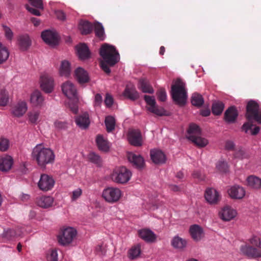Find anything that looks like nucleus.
Listing matches in <instances>:
<instances>
[{
	"instance_id": "6e6552de",
	"label": "nucleus",
	"mask_w": 261,
	"mask_h": 261,
	"mask_svg": "<svg viewBox=\"0 0 261 261\" xmlns=\"http://www.w3.org/2000/svg\"><path fill=\"white\" fill-rule=\"evenodd\" d=\"M132 173L125 167L122 166L116 168L112 173V180L117 184H124L130 179Z\"/></svg>"
},
{
	"instance_id": "dca6fc26",
	"label": "nucleus",
	"mask_w": 261,
	"mask_h": 261,
	"mask_svg": "<svg viewBox=\"0 0 261 261\" xmlns=\"http://www.w3.org/2000/svg\"><path fill=\"white\" fill-rule=\"evenodd\" d=\"M204 196L206 200L210 204H217L220 199L219 193L213 188L207 189Z\"/></svg>"
},
{
	"instance_id": "9d476101",
	"label": "nucleus",
	"mask_w": 261,
	"mask_h": 261,
	"mask_svg": "<svg viewBox=\"0 0 261 261\" xmlns=\"http://www.w3.org/2000/svg\"><path fill=\"white\" fill-rule=\"evenodd\" d=\"M102 196L106 201L113 203L119 200L122 196V192L119 188L108 187L103 191Z\"/></svg>"
},
{
	"instance_id": "09e8293b",
	"label": "nucleus",
	"mask_w": 261,
	"mask_h": 261,
	"mask_svg": "<svg viewBox=\"0 0 261 261\" xmlns=\"http://www.w3.org/2000/svg\"><path fill=\"white\" fill-rule=\"evenodd\" d=\"M20 234L19 233H17L14 230L12 229H9L6 231H4L3 234V237L4 238L6 239L7 240H10L13 239L14 238L19 236Z\"/></svg>"
},
{
	"instance_id": "b1692460",
	"label": "nucleus",
	"mask_w": 261,
	"mask_h": 261,
	"mask_svg": "<svg viewBox=\"0 0 261 261\" xmlns=\"http://www.w3.org/2000/svg\"><path fill=\"white\" fill-rule=\"evenodd\" d=\"M74 75L77 82L81 84L87 83L89 80L87 72L81 67H79L75 70Z\"/></svg>"
},
{
	"instance_id": "338daca9",
	"label": "nucleus",
	"mask_w": 261,
	"mask_h": 261,
	"mask_svg": "<svg viewBox=\"0 0 261 261\" xmlns=\"http://www.w3.org/2000/svg\"><path fill=\"white\" fill-rule=\"evenodd\" d=\"M102 101V96L100 94H96L95 96V106H100Z\"/></svg>"
},
{
	"instance_id": "c756f323",
	"label": "nucleus",
	"mask_w": 261,
	"mask_h": 261,
	"mask_svg": "<svg viewBox=\"0 0 261 261\" xmlns=\"http://www.w3.org/2000/svg\"><path fill=\"white\" fill-rule=\"evenodd\" d=\"M19 47L22 50H27L31 45V41L28 35H23L18 39Z\"/></svg>"
},
{
	"instance_id": "f257e3e1",
	"label": "nucleus",
	"mask_w": 261,
	"mask_h": 261,
	"mask_svg": "<svg viewBox=\"0 0 261 261\" xmlns=\"http://www.w3.org/2000/svg\"><path fill=\"white\" fill-rule=\"evenodd\" d=\"M99 55L102 58L100 61L101 69L107 74L111 72L109 66H113L119 60V55L116 48L105 43L101 46Z\"/></svg>"
},
{
	"instance_id": "4468645a",
	"label": "nucleus",
	"mask_w": 261,
	"mask_h": 261,
	"mask_svg": "<svg viewBox=\"0 0 261 261\" xmlns=\"http://www.w3.org/2000/svg\"><path fill=\"white\" fill-rule=\"evenodd\" d=\"M41 38L46 43L51 46L56 45L58 42L57 34L50 30L42 32Z\"/></svg>"
},
{
	"instance_id": "6e6d98bb",
	"label": "nucleus",
	"mask_w": 261,
	"mask_h": 261,
	"mask_svg": "<svg viewBox=\"0 0 261 261\" xmlns=\"http://www.w3.org/2000/svg\"><path fill=\"white\" fill-rule=\"evenodd\" d=\"M106 246L103 244L98 245L95 249L96 253L99 256L105 255L106 253Z\"/></svg>"
},
{
	"instance_id": "a18cd8bd",
	"label": "nucleus",
	"mask_w": 261,
	"mask_h": 261,
	"mask_svg": "<svg viewBox=\"0 0 261 261\" xmlns=\"http://www.w3.org/2000/svg\"><path fill=\"white\" fill-rule=\"evenodd\" d=\"M224 108L223 102L218 101L213 104L212 111L213 114L215 115H220Z\"/></svg>"
},
{
	"instance_id": "69168bd1",
	"label": "nucleus",
	"mask_w": 261,
	"mask_h": 261,
	"mask_svg": "<svg viewBox=\"0 0 261 261\" xmlns=\"http://www.w3.org/2000/svg\"><path fill=\"white\" fill-rule=\"evenodd\" d=\"M193 176L195 178L198 179L199 180H202L204 178V175L199 171H195L193 173Z\"/></svg>"
},
{
	"instance_id": "052dcab7",
	"label": "nucleus",
	"mask_w": 261,
	"mask_h": 261,
	"mask_svg": "<svg viewBox=\"0 0 261 261\" xmlns=\"http://www.w3.org/2000/svg\"><path fill=\"white\" fill-rule=\"evenodd\" d=\"M32 5L37 9H43V3L42 0H28Z\"/></svg>"
},
{
	"instance_id": "423d86ee",
	"label": "nucleus",
	"mask_w": 261,
	"mask_h": 261,
	"mask_svg": "<svg viewBox=\"0 0 261 261\" xmlns=\"http://www.w3.org/2000/svg\"><path fill=\"white\" fill-rule=\"evenodd\" d=\"M249 242L253 246H255L258 248L247 245H242L241 247V252L249 257L254 258L261 257V242L260 238L257 236H253L250 239Z\"/></svg>"
},
{
	"instance_id": "2eb2a0df",
	"label": "nucleus",
	"mask_w": 261,
	"mask_h": 261,
	"mask_svg": "<svg viewBox=\"0 0 261 261\" xmlns=\"http://www.w3.org/2000/svg\"><path fill=\"white\" fill-rule=\"evenodd\" d=\"M139 237L147 243H153L156 241V234L150 229L144 228L138 231Z\"/></svg>"
},
{
	"instance_id": "72a5a7b5",
	"label": "nucleus",
	"mask_w": 261,
	"mask_h": 261,
	"mask_svg": "<svg viewBox=\"0 0 261 261\" xmlns=\"http://www.w3.org/2000/svg\"><path fill=\"white\" fill-rule=\"evenodd\" d=\"M27 110V105L25 102L21 101L17 103V105L15 107L13 113V114L17 116L20 117L22 116Z\"/></svg>"
},
{
	"instance_id": "603ef678",
	"label": "nucleus",
	"mask_w": 261,
	"mask_h": 261,
	"mask_svg": "<svg viewBox=\"0 0 261 261\" xmlns=\"http://www.w3.org/2000/svg\"><path fill=\"white\" fill-rule=\"evenodd\" d=\"M158 98L161 101H165L167 99V94L165 89L164 88L159 89L156 92Z\"/></svg>"
},
{
	"instance_id": "5701e85b",
	"label": "nucleus",
	"mask_w": 261,
	"mask_h": 261,
	"mask_svg": "<svg viewBox=\"0 0 261 261\" xmlns=\"http://www.w3.org/2000/svg\"><path fill=\"white\" fill-rule=\"evenodd\" d=\"M54 198L49 196H42L37 199V204L42 208H47L53 206Z\"/></svg>"
},
{
	"instance_id": "79ce46f5",
	"label": "nucleus",
	"mask_w": 261,
	"mask_h": 261,
	"mask_svg": "<svg viewBox=\"0 0 261 261\" xmlns=\"http://www.w3.org/2000/svg\"><path fill=\"white\" fill-rule=\"evenodd\" d=\"M29 121L32 124H36L40 121V112L32 111L28 113Z\"/></svg>"
},
{
	"instance_id": "13d9d810",
	"label": "nucleus",
	"mask_w": 261,
	"mask_h": 261,
	"mask_svg": "<svg viewBox=\"0 0 261 261\" xmlns=\"http://www.w3.org/2000/svg\"><path fill=\"white\" fill-rule=\"evenodd\" d=\"M225 149L227 151H234L235 149V144L234 142L231 140H227L225 142Z\"/></svg>"
},
{
	"instance_id": "6ab92c4d",
	"label": "nucleus",
	"mask_w": 261,
	"mask_h": 261,
	"mask_svg": "<svg viewBox=\"0 0 261 261\" xmlns=\"http://www.w3.org/2000/svg\"><path fill=\"white\" fill-rule=\"evenodd\" d=\"M128 140L129 143L135 146H140L142 145V135L140 130L133 129L128 133Z\"/></svg>"
},
{
	"instance_id": "cd10ccee",
	"label": "nucleus",
	"mask_w": 261,
	"mask_h": 261,
	"mask_svg": "<svg viewBox=\"0 0 261 261\" xmlns=\"http://www.w3.org/2000/svg\"><path fill=\"white\" fill-rule=\"evenodd\" d=\"M77 54L81 60H85L89 58L90 52L88 47L86 44H81L76 46Z\"/></svg>"
},
{
	"instance_id": "4d7b16f0",
	"label": "nucleus",
	"mask_w": 261,
	"mask_h": 261,
	"mask_svg": "<svg viewBox=\"0 0 261 261\" xmlns=\"http://www.w3.org/2000/svg\"><path fill=\"white\" fill-rule=\"evenodd\" d=\"M82 194V190L80 188H77L74 190L72 192V195L71 196L72 201H75L77 199L81 196Z\"/></svg>"
},
{
	"instance_id": "f8f14e48",
	"label": "nucleus",
	"mask_w": 261,
	"mask_h": 261,
	"mask_svg": "<svg viewBox=\"0 0 261 261\" xmlns=\"http://www.w3.org/2000/svg\"><path fill=\"white\" fill-rule=\"evenodd\" d=\"M144 100L149 106L147 109L150 112L158 116H164L166 115V111L163 108H159L156 106V101L153 96L145 95Z\"/></svg>"
},
{
	"instance_id": "2f4dec72",
	"label": "nucleus",
	"mask_w": 261,
	"mask_h": 261,
	"mask_svg": "<svg viewBox=\"0 0 261 261\" xmlns=\"http://www.w3.org/2000/svg\"><path fill=\"white\" fill-rule=\"evenodd\" d=\"M248 186L254 189L261 188V179L255 176L251 175L247 179Z\"/></svg>"
},
{
	"instance_id": "a19ab883",
	"label": "nucleus",
	"mask_w": 261,
	"mask_h": 261,
	"mask_svg": "<svg viewBox=\"0 0 261 261\" xmlns=\"http://www.w3.org/2000/svg\"><path fill=\"white\" fill-rule=\"evenodd\" d=\"M105 123L107 131L108 133L112 132L115 129L116 122L113 117L111 116H107L105 118Z\"/></svg>"
},
{
	"instance_id": "4be33fe9",
	"label": "nucleus",
	"mask_w": 261,
	"mask_h": 261,
	"mask_svg": "<svg viewBox=\"0 0 261 261\" xmlns=\"http://www.w3.org/2000/svg\"><path fill=\"white\" fill-rule=\"evenodd\" d=\"M189 231L192 238L195 241H200L203 236L202 228L197 224L191 226Z\"/></svg>"
},
{
	"instance_id": "7ed1b4c3",
	"label": "nucleus",
	"mask_w": 261,
	"mask_h": 261,
	"mask_svg": "<svg viewBox=\"0 0 261 261\" xmlns=\"http://www.w3.org/2000/svg\"><path fill=\"white\" fill-rule=\"evenodd\" d=\"M245 117L248 120L242 126V130L246 133L253 126L251 121L254 120L258 123L261 124V109L257 102L251 100L247 103Z\"/></svg>"
},
{
	"instance_id": "58836bf2",
	"label": "nucleus",
	"mask_w": 261,
	"mask_h": 261,
	"mask_svg": "<svg viewBox=\"0 0 261 261\" xmlns=\"http://www.w3.org/2000/svg\"><path fill=\"white\" fill-rule=\"evenodd\" d=\"M94 31L95 35L100 40H103L105 38V34L103 27L100 22H96L94 23Z\"/></svg>"
},
{
	"instance_id": "864d4df0",
	"label": "nucleus",
	"mask_w": 261,
	"mask_h": 261,
	"mask_svg": "<svg viewBox=\"0 0 261 261\" xmlns=\"http://www.w3.org/2000/svg\"><path fill=\"white\" fill-rule=\"evenodd\" d=\"M9 146V141L5 138H0V150L2 151H6Z\"/></svg>"
},
{
	"instance_id": "f03ea898",
	"label": "nucleus",
	"mask_w": 261,
	"mask_h": 261,
	"mask_svg": "<svg viewBox=\"0 0 261 261\" xmlns=\"http://www.w3.org/2000/svg\"><path fill=\"white\" fill-rule=\"evenodd\" d=\"M32 155L38 166L44 168L47 164H51L55 160V154L50 148H45L42 144L37 145L33 149Z\"/></svg>"
},
{
	"instance_id": "a211bd4d",
	"label": "nucleus",
	"mask_w": 261,
	"mask_h": 261,
	"mask_svg": "<svg viewBox=\"0 0 261 261\" xmlns=\"http://www.w3.org/2000/svg\"><path fill=\"white\" fill-rule=\"evenodd\" d=\"M123 94L124 96L133 101L139 97V94L136 90L135 86L130 83L126 86Z\"/></svg>"
},
{
	"instance_id": "0eeeda50",
	"label": "nucleus",
	"mask_w": 261,
	"mask_h": 261,
	"mask_svg": "<svg viewBox=\"0 0 261 261\" xmlns=\"http://www.w3.org/2000/svg\"><path fill=\"white\" fill-rule=\"evenodd\" d=\"M188 139L199 147H204L208 143L207 139L202 138L200 127L195 124H191L188 130Z\"/></svg>"
},
{
	"instance_id": "412c9836",
	"label": "nucleus",
	"mask_w": 261,
	"mask_h": 261,
	"mask_svg": "<svg viewBox=\"0 0 261 261\" xmlns=\"http://www.w3.org/2000/svg\"><path fill=\"white\" fill-rule=\"evenodd\" d=\"M228 193L230 197L233 199H242L245 195V190L239 186L231 187L228 190Z\"/></svg>"
},
{
	"instance_id": "8fccbe9b",
	"label": "nucleus",
	"mask_w": 261,
	"mask_h": 261,
	"mask_svg": "<svg viewBox=\"0 0 261 261\" xmlns=\"http://www.w3.org/2000/svg\"><path fill=\"white\" fill-rule=\"evenodd\" d=\"M217 169L221 172L226 173L228 170V166L225 161L223 160L219 161L216 165Z\"/></svg>"
},
{
	"instance_id": "37998d69",
	"label": "nucleus",
	"mask_w": 261,
	"mask_h": 261,
	"mask_svg": "<svg viewBox=\"0 0 261 261\" xmlns=\"http://www.w3.org/2000/svg\"><path fill=\"white\" fill-rule=\"evenodd\" d=\"M172 246L176 248L182 249L186 245V241L179 237H174L172 241Z\"/></svg>"
},
{
	"instance_id": "3c124183",
	"label": "nucleus",
	"mask_w": 261,
	"mask_h": 261,
	"mask_svg": "<svg viewBox=\"0 0 261 261\" xmlns=\"http://www.w3.org/2000/svg\"><path fill=\"white\" fill-rule=\"evenodd\" d=\"M88 158L89 160L97 165L101 164V160L100 157L97 154L94 152H91L89 153Z\"/></svg>"
},
{
	"instance_id": "680f3d73",
	"label": "nucleus",
	"mask_w": 261,
	"mask_h": 261,
	"mask_svg": "<svg viewBox=\"0 0 261 261\" xmlns=\"http://www.w3.org/2000/svg\"><path fill=\"white\" fill-rule=\"evenodd\" d=\"M105 103L108 107H111L113 103V98L109 93H107L106 95Z\"/></svg>"
},
{
	"instance_id": "1a4fd4ad",
	"label": "nucleus",
	"mask_w": 261,
	"mask_h": 261,
	"mask_svg": "<svg viewBox=\"0 0 261 261\" xmlns=\"http://www.w3.org/2000/svg\"><path fill=\"white\" fill-rule=\"evenodd\" d=\"M77 234L76 230L73 227H68L62 229L58 236L60 244L65 246L72 242Z\"/></svg>"
},
{
	"instance_id": "e433bc0d",
	"label": "nucleus",
	"mask_w": 261,
	"mask_h": 261,
	"mask_svg": "<svg viewBox=\"0 0 261 261\" xmlns=\"http://www.w3.org/2000/svg\"><path fill=\"white\" fill-rule=\"evenodd\" d=\"M71 68L68 61H63L62 62L60 68V73L61 76L68 77L70 74Z\"/></svg>"
},
{
	"instance_id": "de8ad7c7",
	"label": "nucleus",
	"mask_w": 261,
	"mask_h": 261,
	"mask_svg": "<svg viewBox=\"0 0 261 261\" xmlns=\"http://www.w3.org/2000/svg\"><path fill=\"white\" fill-rule=\"evenodd\" d=\"M9 101L8 92L4 89L0 91V106H5Z\"/></svg>"
},
{
	"instance_id": "4c0bfd02",
	"label": "nucleus",
	"mask_w": 261,
	"mask_h": 261,
	"mask_svg": "<svg viewBox=\"0 0 261 261\" xmlns=\"http://www.w3.org/2000/svg\"><path fill=\"white\" fill-rule=\"evenodd\" d=\"M141 252V245L140 244H138L136 245L133 246L129 251V258L132 259L137 258L140 255Z\"/></svg>"
},
{
	"instance_id": "39448f33",
	"label": "nucleus",
	"mask_w": 261,
	"mask_h": 261,
	"mask_svg": "<svg viewBox=\"0 0 261 261\" xmlns=\"http://www.w3.org/2000/svg\"><path fill=\"white\" fill-rule=\"evenodd\" d=\"M171 95L173 101L179 106L185 105L187 99V94L185 84L180 80L176 81L171 86Z\"/></svg>"
},
{
	"instance_id": "49530a36",
	"label": "nucleus",
	"mask_w": 261,
	"mask_h": 261,
	"mask_svg": "<svg viewBox=\"0 0 261 261\" xmlns=\"http://www.w3.org/2000/svg\"><path fill=\"white\" fill-rule=\"evenodd\" d=\"M9 56V53L7 48L0 43V64L5 62Z\"/></svg>"
},
{
	"instance_id": "473e14b6",
	"label": "nucleus",
	"mask_w": 261,
	"mask_h": 261,
	"mask_svg": "<svg viewBox=\"0 0 261 261\" xmlns=\"http://www.w3.org/2000/svg\"><path fill=\"white\" fill-rule=\"evenodd\" d=\"M96 142L97 147L99 150L105 152L109 150V143L107 140L104 139L102 135H98L97 136Z\"/></svg>"
},
{
	"instance_id": "f704fd0d",
	"label": "nucleus",
	"mask_w": 261,
	"mask_h": 261,
	"mask_svg": "<svg viewBox=\"0 0 261 261\" xmlns=\"http://www.w3.org/2000/svg\"><path fill=\"white\" fill-rule=\"evenodd\" d=\"M79 29L83 35H87L92 32L93 27L89 21L81 20L79 23Z\"/></svg>"
},
{
	"instance_id": "7c9ffc66",
	"label": "nucleus",
	"mask_w": 261,
	"mask_h": 261,
	"mask_svg": "<svg viewBox=\"0 0 261 261\" xmlns=\"http://www.w3.org/2000/svg\"><path fill=\"white\" fill-rule=\"evenodd\" d=\"M44 100L41 93L38 90L35 91L31 96V102L36 106H41Z\"/></svg>"
},
{
	"instance_id": "ea45409f",
	"label": "nucleus",
	"mask_w": 261,
	"mask_h": 261,
	"mask_svg": "<svg viewBox=\"0 0 261 261\" xmlns=\"http://www.w3.org/2000/svg\"><path fill=\"white\" fill-rule=\"evenodd\" d=\"M191 103L193 106L199 108L203 104L204 99L201 95L195 93L192 96Z\"/></svg>"
},
{
	"instance_id": "e2e57ef3",
	"label": "nucleus",
	"mask_w": 261,
	"mask_h": 261,
	"mask_svg": "<svg viewBox=\"0 0 261 261\" xmlns=\"http://www.w3.org/2000/svg\"><path fill=\"white\" fill-rule=\"evenodd\" d=\"M54 124L55 127L58 129H65L67 127L66 123L60 121H55Z\"/></svg>"
},
{
	"instance_id": "c03bdc74",
	"label": "nucleus",
	"mask_w": 261,
	"mask_h": 261,
	"mask_svg": "<svg viewBox=\"0 0 261 261\" xmlns=\"http://www.w3.org/2000/svg\"><path fill=\"white\" fill-rule=\"evenodd\" d=\"M234 158L243 160L244 159H247L249 158V155L244 149L242 147H238L234 150L233 154Z\"/></svg>"
},
{
	"instance_id": "20e7f679",
	"label": "nucleus",
	"mask_w": 261,
	"mask_h": 261,
	"mask_svg": "<svg viewBox=\"0 0 261 261\" xmlns=\"http://www.w3.org/2000/svg\"><path fill=\"white\" fill-rule=\"evenodd\" d=\"M63 94L68 98L66 105L73 114H77L79 111V96L75 85L70 81L64 83L62 85Z\"/></svg>"
},
{
	"instance_id": "ddd939ff",
	"label": "nucleus",
	"mask_w": 261,
	"mask_h": 261,
	"mask_svg": "<svg viewBox=\"0 0 261 261\" xmlns=\"http://www.w3.org/2000/svg\"><path fill=\"white\" fill-rule=\"evenodd\" d=\"M40 87L41 89L46 93H51L54 87L53 79L48 74H44L40 76Z\"/></svg>"
},
{
	"instance_id": "c85d7f7f",
	"label": "nucleus",
	"mask_w": 261,
	"mask_h": 261,
	"mask_svg": "<svg viewBox=\"0 0 261 261\" xmlns=\"http://www.w3.org/2000/svg\"><path fill=\"white\" fill-rule=\"evenodd\" d=\"M13 164V159L9 155H6L0 159V170L7 171L10 170Z\"/></svg>"
},
{
	"instance_id": "0e129e2a",
	"label": "nucleus",
	"mask_w": 261,
	"mask_h": 261,
	"mask_svg": "<svg viewBox=\"0 0 261 261\" xmlns=\"http://www.w3.org/2000/svg\"><path fill=\"white\" fill-rule=\"evenodd\" d=\"M25 8L28 10V11H29L30 12H31L33 14H34V15H36V16H40V13L38 10L30 7L28 5H25Z\"/></svg>"
},
{
	"instance_id": "774afa93",
	"label": "nucleus",
	"mask_w": 261,
	"mask_h": 261,
	"mask_svg": "<svg viewBox=\"0 0 261 261\" xmlns=\"http://www.w3.org/2000/svg\"><path fill=\"white\" fill-rule=\"evenodd\" d=\"M56 15L58 19L63 20L65 18V15L64 13L60 10L57 11L56 12Z\"/></svg>"
},
{
	"instance_id": "393cba45",
	"label": "nucleus",
	"mask_w": 261,
	"mask_h": 261,
	"mask_svg": "<svg viewBox=\"0 0 261 261\" xmlns=\"http://www.w3.org/2000/svg\"><path fill=\"white\" fill-rule=\"evenodd\" d=\"M150 156L153 162L156 164L164 163L166 161L165 154L159 150H151Z\"/></svg>"
},
{
	"instance_id": "5fc2aeb1",
	"label": "nucleus",
	"mask_w": 261,
	"mask_h": 261,
	"mask_svg": "<svg viewBox=\"0 0 261 261\" xmlns=\"http://www.w3.org/2000/svg\"><path fill=\"white\" fill-rule=\"evenodd\" d=\"M47 259L48 261H58V253L56 250H51L48 253Z\"/></svg>"
},
{
	"instance_id": "a878e982",
	"label": "nucleus",
	"mask_w": 261,
	"mask_h": 261,
	"mask_svg": "<svg viewBox=\"0 0 261 261\" xmlns=\"http://www.w3.org/2000/svg\"><path fill=\"white\" fill-rule=\"evenodd\" d=\"M75 123L79 127L82 128H87L90 123L89 115L87 113L77 116L75 118Z\"/></svg>"
},
{
	"instance_id": "9b49d317",
	"label": "nucleus",
	"mask_w": 261,
	"mask_h": 261,
	"mask_svg": "<svg viewBox=\"0 0 261 261\" xmlns=\"http://www.w3.org/2000/svg\"><path fill=\"white\" fill-rule=\"evenodd\" d=\"M53 178L46 174L41 175L38 186L40 190L43 191H48L51 190L55 185Z\"/></svg>"
},
{
	"instance_id": "f3484780",
	"label": "nucleus",
	"mask_w": 261,
	"mask_h": 261,
	"mask_svg": "<svg viewBox=\"0 0 261 261\" xmlns=\"http://www.w3.org/2000/svg\"><path fill=\"white\" fill-rule=\"evenodd\" d=\"M127 156L129 162L136 168L141 169L144 167V160L140 155L129 152Z\"/></svg>"
},
{
	"instance_id": "bf43d9fd",
	"label": "nucleus",
	"mask_w": 261,
	"mask_h": 261,
	"mask_svg": "<svg viewBox=\"0 0 261 261\" xmlns=\"http://www.w3.org/2000/svg\"><path fill=\"white\" fill-rule=\"evenodd\" d=\"M3 27L6 38L9 40H11L13 36V34L11 30L6 25H3Z\"/></svg>"
},
{
	"instance_id": "aec40b11",
	"label": "nucleus",
	"mask_w": 261,
	"mask_h": 261,
	"mask_svg": "<svg viewBox=\"0 0 261 261\" xmlns=\"http://www.w3.org/2000/svg\"><path fill=\"white\" fill-rule=\"evenodd\" d=\"M236 211L228 206L224 207L220 212L221 218L225 221L231 220L236 217Z\"/></svg>"
},
{
	"instance_id": "bb28decb",
	"label": "nucleus",
	"mask_w": 261,
	"mask_h": 261,
	"mask_svg": "<svg viewBox=\"0 0 261 261\" xmlns=\"http://www.w3.org/2000/svg\"><path fill=\"white\" fill-rule=\"evenodd\" d=\"M238 115L237 110L234 107H230L225 112L224 118L228 122H233Z\"/></svg>"
},
{
	"instance_id": "c9c22d12",
	"label": "nucleus",
	"mask_w": 261,
	"mask_h": 261,
	"mask_svg": "<svg viewBox=\"0 0 261 261\" xmlns=\"http://www.w3.org/2000/svg\"><path fill=\"white\" fill-rule=\"evenodd\" d=\"M139 88L140 89L143 93L152 94L154 92L152 87L150 86L148 82L145 79H141L139 81Z\"/></svg>"
}]
</instances>
